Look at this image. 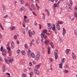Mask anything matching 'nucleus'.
I'll return each mask as SVG.
<instances>
[{
  "instance_id": "obj_1",
  "label": "nucleus",
  "mask_w": 77,
  "mask_h": 77,
  "mask_svg": "<svg viewBox=\"0 0 77 77\" xmlns=\"http://www.w3.org/2000/svg\"><path fill=\"white\" fill-rule=\"evenodd\" d=\"M8 60H7L6 59H5L6 62H7L8 64H9L10 62H11V63H12V62H14V59H13V58H11V57H8Z\"/></svg>"
},
{
  "instance_id": "obj_2",
  "label": "nucleus",
  "mask_w": 77,
  "mask_h": 77,
  "mask_svg": "<svg viewBox=\"0 0 77 77\" xmlns=\"http://www.w3.org/2000/svg\"><path fill=\"white\" fill-rule=\"evenodd\" d=\"M58 50L56 49L55 50V52L54 53V56H55V59H57L58 58Z\"/></svg>"
},
{
  "instance_id": "obj_3",
  "label": "nucleus",
  "mask_w": 77,
  "mask_h": 77,
  "mask_svg": "<svg viewBox=\"0 0 77 77\" xmlns=\"http://www.w3.org/2000/svg\"><path fill=\"white\" fill-rule=\"evenodd\" d=\"M28 33L29 34V35L30 37H32V35H34L35 33V32L34 31H31V30H29L28 31Z\"/></svg>"
},
{
  "instance_id": "obj_4",
  "label": "nucleus",
  "mask_w": 77,
  "mask_h": 77,
  "mask_svg": "<svg viewBox=\"0 0 77 77\" xmlns=\"http://www.w3.org/2000/svg\"><path fill=\"white\" fill-rule=\"evenodd\" d=\"M51 27H52V26H51V23H49L48 25V30H49V32H50V30H51Z\"/></svg>"
},
{
  "instance_id": "obj_5",
  "label": "nucleus",
  "mask_w": 77,
  "mask_h": 77,
  "mask_svg": "<svg viewBox=\"0 0 77 77\" xmlns=\"http://www.w3.org/2000/svg\"><path fill=\"white\" fill-rule=\"evenodd\" d=\"M28 57L30 58L31 57L32 52L30 51V50H29L28 51Z\"/></svg>"
},
{
  "instance_id": "obj_6",
  "label": "nucleus",
  "mask_w": 77,
  "mask_h": 77,
  "mask_svg": "<svg viewBox=\"0 0 77 77\" xmlns=\"http://www.w3.org/2000/svg\"><path fill=\"white\" fill-rule=\"evenodd\" d=\"M6 47L7 50H8V51H10L11 48H10V47L9 46V43H7Z\"/></svg>"
},
{
  "instance_id": "obj_7",
  "label": "nucleus",
  "mask_w": 77,
  "mask_h": 77,
  "mask_svg": "<svg viewBox=\"0 0 77 77\" xmlns=\"http://www.w3.org/2000/svg\"><path fill=\"white\" fill-rule=\"evenodd\" d=\"M40 37L42 38H44L45 37V34L43 33V32H42L41 34L40 35Z\"/></svg>"
},
{
  "instance_id": "obj_8",
  "label": "nucleus",
  "mask_w": 77,
  "mask_h": 77,
  "mask_svg": "<svg viewBox=\"0 0 77 77\" xmlns=\"http://www.w3.org/2000/svg\"><path fill=\"white\" fill-rule=\"evenodd\" d=\"M34 72L36 75H39V72L36 69L34 70Z\"/></svg>"
},
{
  "instance_id": "obj_9",
  "label": "nucleus",
  "mask_w": 77,
  "mask_h": 77,
  "mask_svg": "<svg viewBox=\"0 0 77 77\" xmlns=\"http://www.w3.org/2000/svg\"><path fill=\"white\" fill-rule=\"evenodd\" d=\"M72 59H76V55H75V54H74V53H72Z\"/></svg>"
},
{
  "instance_id": "obj_10",
  "label": "nucleus",
  "mask_w": 77,
  "mask_h": 77,
  "mask_svg": "<svg viewBox=\"0 0 77 77\" xmlns=\"http://www.w3.org/2000/svg\"><path fill=\"white\" fill-rule=\"evenodd\" d=\"M49 45H50V44L51 46V47L52 48H54V44H53V42H49Z\"/></svg>"
},
{
  "instance_id": "obj_11",
  "label": "nucleus",
  "mask_w": 77,
  "mask_h": 77,
  "mask_svg": "<svg viewBox=\"0 0 77 77\" xmlns=\"http://www.w3.org/2000/svg\"><path fill=\"white\" fill-rule=\"evenodd\" d=\"M40 56L41 55H36L35 57V60H39V59L40 58Z\"/></svg>"
},
{
  "instance_id": "obj_12",
  "label": "nucleus",
  "mask_w": 77,
  "mask_h": 77,
  "mask_svg": "<svg viewBox=\"0 0 77 77\" xmlns=\"http://www.w3.org/2000/svg\"><path fill=\"white\" fill-rule=\"evenodd\" d=\"M11 48L13 49L15 47V45L14 44V42H12L11 43Z\"/></svg>"
},
{
  "instance_id": "obj_13",
  "label": "nucleus",
  "mask_w": 77,
  "mask_h": 77,
  "mask_svg": "<svg viewBox=\"0 0 77 77\" xmlns=\"http://www.w3.org/2000/svg\"><path fill=\"white\" fill-rule=\"evenodd\" d=\"M65 33H66V30L64 28H63V36H65Z\"/></svg>"
},
{
  "instance_id": "obj_14",
  "label": "nucleus",
  "mask_w": 77,
  "mask_h": 77,
  "mask_svg": "<svg viewBox=\"0 0 77 77\" xmlns=\"http://www.w3.org/2000/svg\"><path fill=\"white\" fill-rule=\"evenodd\" d=\"M65 51L66 54H69V51H70V49H67Z\"/></svg>"
},
{
  "instance_id": "obj_15",
  "label": "nucleus",
  "mask_w": 77,
  "mask_h": 77,
  "mask_svg": "<svg viewBox=\"0 0 77 77\" xmlns=\"http://www.w3.org/2000/svg\"><path fill=\"white\" fill-rule=\"evenodd\" d=\"M5 69H6V68H5V65L4 64L3 66V67L2 68L3 72H4L5 71Z\"/></svg>"
},
{
  "instance_id": "obj_16",
  "label": "nucleus",
  "mask_w": 77,
  "mask_h": 77,
  "mask_svg": "<svg viewBox=\"0 0 77 77\" xmlns=\"http://www.w3.org/2000/svg\"><path fill=\"white\" fill-rule=\"evenodd\" d=\"M2 51V52H5V53H8L9 52V51H8L6 49H3Z\"/></svg>"
},
{
  "instance_id": "obj_17",
  "label": "nucleus",
  "mask_w": 77,
  "mask_h": 77,
  "mask_svg": "<svg viewBox=\"0 0 77 77\" xmlns=\"http://www.w3.org/2000/svg\"><path fill=\"white\" fill-rule=\"evenodd\" d=\"M66 60V59L64 58H63V59L61 60V63H64V62H65V61Z\"/></svg>"
},
{
  "instance_id": "obj_18",
  "label": "nucleus",
  "mask_w": 77,
  "mask_h": 77,
  "mask_svg": "<svg viewBox=\"0 0 77 77\" xmlns=\"http://www.w3.org/2000/svg\"><path fill=\"white\" fill-rule=\"evenodd\" d=\"M63 63H61L60 64H59V67L60 68L62 69L63 68L62 67V65H63Z\"/></svg>"
},
{
  "instance_id": "obj_19",
  "label": "nucleus",
  "mask_w": 77,
  "mask_h": 77,
  "mask_svg": "<svg viewBox=\"0 0 77 77\" xmlns=\"http://www.w3.org/2000/svg\"><path fill=\"white\" fill-rule=\"evenodd\" d=\"M41 64H39L38 65H37L35 66L36 69H38L41 66Z\"/></svg>"
},
{
  "instance_id": "obj_20",
  "label": "nucleus",
  "mask_w": 77,
  "mask_h": 77,
  "mask_svg": "<svg viewBox=\"0 0 77 77\" xmlns=\"http://www.w3.org/2000/svg\"><path fill=\"white\" fill-rule=\"evenodd\" d=\"M69 19H70V20L71 21H73L75 20V18H74V17L72 18L70 16H69Z\"/></svg>"
},
{
  "instance_id": "obj_21",
  "label": "nucleus",
  "mask_w": 77,
  "mask_h": 77,
  "mask_svg": "<svg viewBox=\"0 0 77 77\" xmlns=\"http://www.w3.org/2000/svg\"><path fill=\"white\" fill-rule=\"evenodd\" d=\"M31 56L32 57V58H35V54L34 53H32L31 52Z\"/></svg>"
},
{
  "instance_id": "obj_22",
  "label": "nucleus",
  "mask_w": 77,
  "mask_h": 77,
  "mask_svg": "<svg viewBox=\"0 0 77 77\" xmlns=\"http://www.w3.org/2000/svg\"><path fill=\"white\" fill-rule=\"evenodd\" d=\"M42 32H43V33H46L47 32V30L46 29H45Z\"/></svg>"
},
{
  "instance_id": "obj_23",
  "label": "nucleus",
  "mask_w": 77,
  "mask_h": 77,
  "mask_svg": "<svg viewBox=\"0 0 77 77\" xmlns=\"http://www.w3.org/2000/svg\"><path fill=\"white\" fill-rule=\"evenodd\" d=\"M15 29V26H13L11 27L10 29L11 30H14Z\"/></svg>"
},
{
  "instance_id": "obj_24",
  "label": "nucleus",
  "mask_w": 77,
  "mask_h": 77,
  "mask_svg": "<svg viewBox=\"0 0 77 77\" xmlns=\"http://www.w3.org/2000/svg\"><path fill=\"white\" fill-rule=\"evenodd\" d=\"M52 30L54 31L55 33H56V32H57V31L56 30V28L53 27Z\"/></svg>"
},
{
  "instance_id": "obj_25",
  "label": "nucleus",
  "mask_w": 77,
  "mask_h": 77,
  "mask_svg": "<svg viewBox=\"0 0 77 77\" xmlns=\"http://www.w3.org/2000/svg\"><path fill=\"white\" fill-rule=\"evenodd\" d=\"M24 9V7H22L21 8L19 9L20 11H23V10Z\"/></svg>"
},
{
  "instance_id": "obj_26",
  "label": "nucleus",
  "mask_w": 77,
  "mask_h": 77,
  "mask_svg": "<svg viewBox=\"0 0 77 77\" xmlns=\"http://www.w3.org/2000/svg\"><path fill=\"white\" fill-rule=\"evenodd\" d=\"M36 6L37 7L38 10H39L40 8V7L39 6V5H38L37 3L36 4Z\"/></svg>"
},
{
  "instance_id": "obj_27",
  "label": "nucleus",
  "mask_w": 77,
  "mask_h": 77,
  "mask_svg": "<svg viewBox=\"0 0 77 77\" xmlns=\"http://www.w3.org/2000/svg\"><path fill=\"white\" fill-rule=\"evenodd\" d=\"M51 50V48H50L48 47V54H50V50Z\"/></svg>"
},
{
  "instance_id": "obj_28",
  "label": "nucleus",
  "mask_w": 77,
  "mask_h": 77,
  "mask_svg": "<svg viewBox=\"0 0 77 77\" xmlns=\"http://www.w3.org/2000/svg\"><path fill=\"white\" fill-rule=\"evenodd\" d=\"M49 61H50V63L51 62H53V58H49Z\"/></svg>"
},
{
  "instance_id": "obj_29",
  "label": "nucleus",
  "mask_w": 77,
  "mask_h": 77,
  "mask_svg": "<svg viewBox=\"0 0 77 77\" xmlns=\"http://www.w3.org/2000/svg\"><path fill=\"white\" fill-rule=\"evenodd\" d=\"M74 17H75L76 18L77 17V13L76 11H75L74 12Z\"/></svg>"
},
{
  "instance_id": "obj_30",
  "label": "nucleus",
  "mask_w": 77,
  "mask_h": 77,
  "mask_svg": "<svg viewBox=\"0 0 77 77\" xmlns=\"http://www.w3.org/2000/svg\"><path fill=\"white\" fill-rule=\"evenodd\" d=\"M56 27L58 30H60V26L59 25L58 26H57Z\"/></svg>"
},
{
  "instance_id": "obj_31",
  "label": "nucleus",
  "mask_w": 77,
  "mask_h": 77,
  "mask_svg": "<svg viewBox=\"0 0 77 77\" xmlns=\"http://www.w3.org/2000/svg\"><path fill=\"white\" fill-rule=\"evenodd\" d=\"M46 35H47V36H49V35H51V32H46Z\"/></svg>"
},
{
  "instance_id": "obj_32",
  "label": "nucleus",
  "mask_w": 77,
  "mask_h": 77,
  "mask_svg": "<svg viewBox=\"0 0 77 77\" xmlns=\"http://www.w3.org/2000/svg\"><path fill=\"white\" fill-rule=\"evenodd\" d=\"M36 42L37 44H38L39 43V39L38 38L37 39Z\"/></svg>"
},
{
  "instance_id": "obj_33",
  "label": "nucleus",
  "mask_w": 77,
  "mask_h": 77,
  "mask_svg": "<svg viewBox=\"0 0 77 77\" xmlns=\"http://www.w3.org/2000/svg\"><path fill=\"white\" fill-rule=\"evenodd\" d=\"M21 53H22L23 55H25V54H26L25 52H24V51H21Z\"/></svg>"
},
{
  "instance_id": "obj_34",
  "label": "nucleus",
  "mask_w": 77,
  "mask_h": 77,
  "mask_svg": "<svg viewBox=\"0 0 77 77\" xmlns=\"http://www.w3.org/2000/svg\"><path fill=\"white\" fill-rule=\"evenodd\" d=\"M22 77H26V75L24 73H23L22 75Z\"/></svg>"
},
{
  "instance_id": "obj_35",
  "label": "nucleus",
  "mask_w": 77,
  "mask_h": 77,
  "mask_svg": "<svg viewBox=\"0 0 77 77\" xmlns=\"http://www.w3.org/2000/svg\"><path fill=\"white\" fill-rule=\"evenodd\" d=\"M74 33L75 35L77 36V30H75L74 31Z\"/></svg>"
},
{
  "instance_id": "obj_36",
  "label": "nucleus",
  "mask_w": 77,
  "mask_h": 77,
  "mask_svg": "<svg viewBox=\"0 0 77 77\" xmlns=\"http://www.w3.org/2000/svg\"><path fill=\"white\" fill-rule=\"evenodd\" d=\"M24 46H25V48H26V49H27H27H28V46L26 44H25V45Z\"/></svg>"
},
{
  "instance_id": "obj_37",
  "label": "nucleus",
  "mask_w": 77,
  "mask_h": 77,
  "mask_svg": "<svg viewBox=\"0 0 77 77\" xmlns=\"http://www.w3.org/2000/svg\"><path fill=\"white\" fill-rule=\"evenodd\" d=\"M29 65L30 66H33V64H32V62H30L29 63Z\"/></svg>"
},
{
  "instance_id": "obj_38",
  "label": "nucleus",
  "mask_w": 77,
  "mask_h": 77,
  "mask_svg": "<svg viewBox=\"0 0 77 77\" xmlns=\"http://www.w3.org/2000/svg\"><path fill=\"white\" fill-rule=\"evenodd\" d=\"M49 42H49V41H48V40H46V41H45V44H48V43H49Z\"/></svg>"
},
{
  "instance_id": "obj_39",
  "label": "nucleus",
  "mask_w": 77,
  "mask_h": 77,
  "mask_svg": "<svg viewBox=\"0 0 77 77\" xmlns=\"http://www.w3.org/2000/svg\"><path fill=\"white\" fill-rule=\"evenodd\" d=\"M2 8L3 11H5V7L4 6H2Z\"/></svg>"
},
{
  "instance_id": "obj_40",
  "label": "nucleus",
  "mask_w": 77,
  "mask_h": 77,
  "mask_svg": "<svg viewBox=\"0 0 77 77\" xmlns=\"http://www.w3.org/2000/svg\"><path fill=\"white\" fill-rule=\"evenodd\" d=\"M59 23H60V22L59 21H58L57 23H56V27H57V26H59Z\"/></svg>"
},
{
  "instance_id": "obj_41",
  "label": "nucleus",
  "mask_w": 77,
  "mask_h": 77,
  "mask_svg": "<svg viewBox=\"0 0 77 77\" xmlns=\"http://www.w3.org/2000/svg\"><path fill=\"white\" fill-rule=\"evenodd\" d=\"M10 51H9V52L8 53H9V56H12V52H10Z\"/></svg>"
},
{
  "instance_id": "obj_42",
  "label": "nucleus",
  "mask_w": 77,
  "mask_h": 77,
  "mask_svg": "<svg viewBox=\"0 0 77 77\" xmlns=\"http://www.w3.org/2000/svg\"><path fill=\"white\" fill-rule=\"evenodd\" d=\"M63 72L65 73H67V72H68V70H67L66 69L64 70L63 71Z\"/></svg>"
},
{
  "instance_id": "obj_43",
  "label": "nucleus",
  "mask_w": 77,
  "mask_h": 77,
  "mask_svg": "<svg viewBox=\"0 0 77 77\" xmlns=\"http://www.w3.org/2000/svg\"><path fill=\"white\" fill-rule=\"evenodd\" d=\"M65 67L66 68H67V69L69 68V66H68V65L67 64H66V65L65 66Z\"/></svg>"
},
{
  "instance_id": "obj_44",
  "label": "nucleus",
  "mask_w": 77,
  "mask_h": 77,
  "mask_svg": "<svg viewBox=\"0 0 77 77\" xmlns=\"http://www.w3.org/2000/svg\"><path fill=\"white\" fill-rule=\"evenodd\" d=\"M29 21H30V20L29 19H28L27 20H25V21H25V23H29Z\"/></svg>"
},
{
  "instance_id": "obj_45",
  "label": "nucleus",
  "mask_w": 77,
  "mask_h": 77,
  "mask_svg": "<svg viewBox=\"0 0 77 77\" xmlns=\"http://www.w3.org/2000/svg\"><path fill=\"white\" fill-rule=\"evenodd\" d=\"M27 18V17L26 16H24V21H26V18Z\"/></svg>"
},
{
  "instance_id": "obj_46",
  "label": "nucleus",
  "mask_w": 77,
  "mask_h": 77,
  "mask_svg": "<svg viewBox=\"0 0 77 77\" xmlns=\"http://www.w3.org/2000/svg\"><path fill=\"white\" fill-rule=\"evenodd\" d=\"M25 6H28V7H29V8H30L29 6V4H28V3H26L25 4Z\"/></svg>"
},
{
  "instance_id": "obj_47",
  "label": "nucleus",
  "mask_w": 77,
  "mask_h": 77,
  "mask_svg": "<svg viewBox=\"0 0 77 77\" xmlns=\"http://www.w3.org/2000/svg\"><path fill=\"white\" fill-rule=\"evenodd\" d=\"M21 3L22 4H24V1L22 0L21 1Z\"/></svg>"
},
{
  "instance_id": "obj_48",
  "label": "nucleus",
  "mask_w": 77,
  "mask_h": 77,
  "mask_svg": "<svg viewBox=\"0 0 77 77\" xmlns=\"http://www.w3.org/2000/svg\"><path fill=\"white\" fill-rule=\"evenodd\" d=\"M37 55H41V54H40V52L39 51L37 52Z\"/></svg>"
},
{
  "instance_id": "obj_49",
  "label": "nucleus",
  "mask_w": 77,
  "mask_h": 77,
  "mask_svg": "<svg viewBox=\"0 0 77 77\" xmlns=\"http://www.w3.org/2000/svg\"><path fill=\"white\" fill-rule=\"evenodd\" d=\"M23 35H25V34H26V32H25L24 29L23 30Z\"/></svg>"
},
{
  "instance_id": "obj_50",
  "label": "nucleus",
  "mask_w": 77,
  "mask_h": 77,
  "mask_svg": "<svg viewBox=\"0 0 77 77\" xmlns=\"http://www.w3.org/2000/svg\"><path fill=\"white\" fill-rule=\"evenodd\" d=\"M17 45H18L19 44H20V41H19V40H17Z\"/></svg>"
},
{
  "instance_id": "obj_51",
  "label": "nucleus",
  "mask_w": 77,
  "mask_h": 77,
  "mask_svg": "<svg viewBox=\"0 0 77 77\" xmlns=\"http://www.w3.org/2000/svg\"><path fill=\"white\" fill-rule=\"evenodd\" d=\"M0 50L1 51H3V46L1 47Z\"/></svg>"
},
{
  "instance_id": "obj_52",
  "label": "nucleus",
  "mask_w": 77,
  "mask_h": 77,
  "mask_svg": "<svg viewBox=\"0 0 77 77\" xmlns=\"http://www.w3.org/2000/svg\"><path fill=\"white\" fill-rule=\"evenodd\" d=\"M14 39L15 40V39H17V35H14Z\"/></svg>"
},
{
  "instance_id": "obj_53",
  "label": "nucleus",
  "mask_w": 77,
  "mask_h": 77,
  "mask_svg": "<svg viewBox=\"0 0 77 77\" xmlns=\"http://www.w3.org/2000/svg\"><path fill=\"white\" fill-rule=\"evenodd\" d=\"M29 45H30V46L32 45V42L31 41L30 42Z\"/></svg>"
},
{
  "instance_id": "obj_54",
  "label": "nucleus",
  "mask_w": 77,
  "mask_h": 77,
  "mask_svg": "<svg viewBox=\"0 0 77 77\" xmlns=\"http://www.w3.org/2000/svg\"><path fill=\"white\" fill-rule=\"evenodd\" d=\"M6 74L7 75H9V76H11V74H10L9 73L7 72L6 73Z\"/></svg>"
},
{
  "instance_id": "obj_55",
  "label": "nucleus",
  "mask_w": 77,
  "mask_h": 77,
  "mask_svg": "<svg viewBox=\"0 0 77 77\" xmlns=\"http://www.w3.org/2000/svg\"><path fill=\"white\" fill-rule=\"evenodd\" d=\"M34 25L35 26H37L38 25V23H36V22L35 21L34 22Z\"/></svg>"
},
{
  "instance_id": "obj_56",
  "label": "nucleus",
  "mask_w": 77,
  "mask_h": 77,
  "mask_svg": "<svg viewBox=\"0 0 77 77\" xmlns=\"http://www.w3.org/2000/svg\"><path fill=\"white\" fill-rule=\"evenodd\" d=\"M54 8L55 7H56V6H57V4L56 3L54 4Z\"/></svg>"
},
{
  "instance_id": "obj_57",
  "label": "nucleus",
  "mask_w": 77,
  "mask_h": 77,
  "mask_svg": "<svg viewBox=\"0 0 77 77\" xmlns=\"http://www.w3.org/2000/svg\"><path fill=\"white\" fill-rule=\"evenodd\" d=\"M0 60L1 62H3V58H2L1 57H0Z\"/></svg>"
},
{
  "instance_id": "obj_58",
  "label": "nucleus",
  "mask_w": 77,
  "mask_h": 77,
  "mask_svg": "<svg viewBox=\"0 0 77 77\" xmlns=\"http://www.w3.org/2000/svg\"><path fill=\"white\" fill-rule=\"evenodd\" d=\"M59 41H60V42H63V40H62V39H59Z\"/></svg>"
},
{
  "instance_id": "obj_59",
  "label": "nucleus",
  "mask_w": 77,
  "mask_h": 77,
  "mask_svg": "<svg viewBox=\"0 0 77 77\" xmlns=\"http://www.w3.org/2000/svg\"><path fill=\"white\" fill-rule=\"evenodd\" d=\"M20 50H18L17 51V53H18V54H19V53H20Z\"/></svg>"
},
{
  "instance_id": "obj_60",
  "label": "nucleus",
  "mask_w": 77,
  "mask_h": 77,
  "mask_svg": "<svg viewBox=\"0 0 77 77\" xmlns=\"http://www.w3.org/2000/svg\"><path fill=\"white\" fill-rule=\"evenodd\" d=\"M59 23L60 24H62L63 23V22L62 21H60V22Z\"/></svg>"
},
{
  "instance_id": "obj_61",
  "label": "nucleus",
  "mask_w": 77,
  "mask_h": 77,
  "mask_svg": "<svg viewBox=\"0 0 77 77\" xmlns=\"http://www.w3.org/2000/svg\"><path fill=\"white\" fill-rule=\"evenodd\" d=\"M7 17H8V15H6L3 18H7Z\"/></svg>"
},
{
  "instance_id": "obj_62",
  "label": "nucleus",
  "mask_w": 77,
  "mask_h": 77,
  "mask_svg": "<svg viewBox=\"0 0 77 77\" xmlns=\"http://www.w3.org/2000/svg\"><path fill=\"white\" fill-rule=\"evenodd\" d=\"M39 29H41L42 28L41 27V24H39Z\"/></svg>"
},
{
  "instance_id": "obj_63",
  "label": "nucleus",
  "mask_w": 77,
  "mask_h": 77,
  "mask_svg": "<svg viewBox=\"0 0 77 77\" xmlns=\"http://www.w3.org/2000/svg\"><path fill=\"white\" fill-rule=\"evenodd\" d=\"M2 55L3 56H6V54L5 53H2Z\"/></svg>"
},
{
  "instance_id": "obj_64",
  "label": "nucleus",
  "mask_w": 77,
  "mask_h": 77,
  "mask_svg": "<svg viewBox=\"0 0 77 77\" xmlns=\"http://www.w3.org/2000/svg\"><path fill=\"white\" fill-rule=\"evenodd\" d=\"M47 38V36L46 35L45 37H44V38L45 39H46Z\"/></svg>"
}]
</instances>
